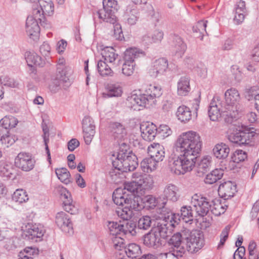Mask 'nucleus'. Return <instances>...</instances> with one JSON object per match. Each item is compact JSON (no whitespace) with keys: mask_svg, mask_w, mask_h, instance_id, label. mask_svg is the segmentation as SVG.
Here are the masks:
<instances>
[{"mask_svg":"<svg viewBox=\"0 0 259 259\" xmlns=\"http://www.w3.org/2000/svg\"><path fill=\"white\" fill-rule=\"evenodd\" d=\"M201 147L200 136L196 132L189 131L182 134L174 147V152L180 155L169 160L171 171L177 175L191 171L195 166Z\"/></svg>","mask_w":259,"mask_h":259,"instance_id":"f257e3e1","label":"nucleus"},{"mask_svg":"<svg viewBox=\"0 0 259 259\" xmlns=\"http://www.w3.org/2000/svg\"><path fill=\"white\" fill-rule=\"evenodd\" d=\"M160 216L156 219L151 231L143 237V243L148 247L157 248L162 245L161 238L170 234L177 223L178 215H174L166 207L159 209Z\"/></svg>","mask_w":259,"mask_h":259,"instance_id":"f03ea898","label":"nucleus"},{"mask_svg":"<svg viewBox=\"0 0 259 259\" xmlns=\"http://www.w3.org/2000/svg\"><path fill=\"white\" fill-rule=\"evenodd\" d=\"M160 87L154 84L148 85L142 94H133L128 97L127 101L131 104V108L135 110H140L139 107H145L147 104H154L156 98L160 97L162 95Z\"/></svg>","mask_w":259,"mask_h":259,"instance_id":"7ed1b4c3","label":"nucleus"},{"mask_svg":"<svg viewBox=\"0 0 259 259\" xmlns=\"http://www.w3.org/2000/svg\"><path fill=\"white\" fill-rule=\"evenodd\" d=\"M137 156L132 152H120L117 154L115 160H112L113 166L115 169L110 172V176L114 182H117V172H127L135 170L138 165Z\"/></svg>","mask_w":259,"mask_h":259,"instance_id":"20e7f679","label":"nucleus"},{"mask_svg":"<svg viewBox=\"0 0 259 259\" xmlns=\"http://www.w3.org/2000/svg\"><path fill=\"white\" fill-rule=\"evenodd\" d=\"M225 102L223 103L224 108L222 109V111L229 112L231 119H229L227 122H232L234 118H237L236 116L240 109V97L238 91L234 88L227 90L225 93Z\"/></svg>","mask_w":259,"mask_h":259,"instance_id":"39448f33","label":"nucleus"},{"mask_svg":"<svg viewBox=\"0 0 259 259\" xmlns=\"http://www.w3.org/2000/svg\"><path fill=\"white\" fill-rule=\"evenodd\" d=\"M139 199V197L135 196V194L125 193L121 188L116 189L113 192L112 195V199L115 204L122 206L124 204L132 211L133 210H139L141 208Z\"/></svg>","mask_w":259,"mask_h":259,"instance_id":"423d86ee","label":"nucleus"},{"mask_svg":"<svg viewBox=\"0 0 259 259\" xmlns=\"http://www.w3.org/2000/svg\"><path fill=\"white\" fill-rule=\"evenodd\" d=\"M143 55V52L137 48L126 49L124 52V63L122 65L123 74L126 76L133 74L135 67V59Z\"/></svg>","mask_w":259,"mask_h":259,"instance_id":"0eeeda50","label":"nucleus"},{"mask_svg":"<svg viewBox=\"0 0 259 259\" xmlns=\"http://www.w3.org/2000/svg\"><path fill=\"white\" fill-rule=\"evenodd\" d=\"M257 135L253 131L249 130L241 131L230 134L228 140L232 143L237 144L240 146L251 145L253 143L255 137Z\"/></svg>","mask_w":259,"mask_h":259,"instance_id":"6e6552de","label":"nucleus"},{"mask_svg":"<svg viewBox=\"0 0 259 259\" xmlns=\"http://www.w3.org/2000/svg\"><path fill=\"white\" fill-rule=\"evenodd\" d=\"M211 198L198 196L192 197L191 205L197 215L203 217L207 214L211 208Z\"/></svg>","mask_w":259,"mask_h":259,"instance_id":"1a4fd4ad","label":"nucleus"},{"mask_svg":"<svg viewBox=\"0 0 259 259\" xmlns=\"http://www.w3.org/2000/svg\"><path fill=\"white\" fill-rule=\"evenodd\" d=\"M199 103L198 100L195 99L192 103V110L185 105L179 106L176 112L178 119L181 122H186L191 119L192 115L196 117L199 108Z\"/></svg>","mask_w":259,"mask_h":259,"instance_id":"9d476101","label":"nucleus"},{"mask_svg":"<svg viewBox=\"0 0 259 259\" xmlns=\"http://www.w3.org/2000/svg\"><path fill=\"white\" fill-rule=\"evenodd\" d=\"M223 108H224V106L221 101L220 98L218 96L214 97L209 104L208 111L210 119L214 121H217L221 117L222 114H223L224 115L228 116V119H225L227 122L229 119L230 120L231 118L229 115V112L222 111Z\"/></svg>","mask_w":259,"mask_h":259,"instance_id":"9b49d317","label":"nucleus"},{"mask_svg":"<svg viewBox=\"0 0 259 259\" xmlns=\"http://www.w3.org/2000/svg\"><path fill=\"white\" fill-rule=\"evenodd\" d=\"M203 244V235L200 231L191 232L189 236L186 238L187 249L191 253L197 252Z\"/></svg>","mask_w":259,"mask_h":259,"instance_id":"f8f14e48","label":"nucleus"},{"mask_svg":"<svg viewBox=\"0 0 259 259\" xmlns=\"http://www.w3.org/2000/svg\"><path fill=\"white\" fill-rule=\"evenodd\" d=\"M17 167L25 171H29L34 166L35 160L32 158L30 154L26 152H20L15 160Z\"/></svg>","mask_w":259,"mask_h":259,"instance_id":"ddd939ff","label":"nucleus"},{"mask_svg":"<svg viewBox=\"0 0 259 259\" xmlns=\"http://www.w3.org/2000/svg\"><path fill=\"white\" fill-rule=\"evenodd\" d=\"M45 231L40 225L28 224L23 230V235L29 240L35 242L41 240Z\"/></svg>","mask_w":259,"mask_h":259,"instance_id":"4468645a","label":"nucleus"},{"mask_svg":"<svg viewBox=\"0 0 259 259\" xmlns=\"http://www.w3.org/2000/svg\"><path fill=\"white\" fill-rule=\"evenodd\" d=\"M82 130L84 142L87 145H89L95 134V126L91 117L85 116L83 119Z\"/></svg>","mask_w":259,"mask_h":259,"instance_id":"2eb2a0df","label":"nucleus"},{"mask_svg":"<svg viewBox=\"0 0 259 259\" xmlns=\"http://www.w3.org/2000/svg\"><path fill=\"white\" fill-rule=\"evenodd\" d=\"M179 188L176 185L172 184L166 185L163 190V194L160 197L163 199L162 204L165 205L168 200L172 202L177 201L179 198ZM163 207H165L163 206Z\"/></svg>","mask_w":259,"mask_h":259,"instance_id":"dca6fc26","label":"nucleus"},{"mask_svg":"<svg viewBox=\"0 0 259 259\" xmlns=\"http://www.w3.org/2000/svg\"><path fill=\"white\" fill-rule=\"evenodd\" d=\"M168 244L170 246L169 250L176 252L179 255H183L186 252L183 238L180 233L174 234L168 241Z\"/></svg>","mask_w":259,"mask_h":259,"instance_id":"f3484780","label":"nucleus"},{"mask_svg":"<svg viewBox=\"0 0 259 259\" xmlns=\"http://www.w3.org/2000/svg\"><path fill=\"white\" fill-rule=\"evenodd\" d=\"M56 223L64 232L69 234L72 233V224L68 215L65 212L61 211L57 213Z\"/></svg>","mask_w":259,"mask_h":259,"instance_id":"a211bd4d","label":"nucleus"},{"mask_svg":"<svg viewBox=\"0 0 259 259\" xmlns=\"http://www.w3.org/2000/svg\"><path fill=\"white\" fill-rule=\"evenodd\" d=\"M26 31L27 35L33 39L38 36L39 32L38 19L33 14L32 16H29L26 19Z\"/></svg>","mask_w":259,"mask_h":259,"instance_id":"6ab92c4d","label":"nucleus"},{"mask_svg":"<svg viewBox=\"0 0 259 259\" xmlns=\"http://www.w3.org/2000/svg\"><path fill=\"white\" fill-rule=\"evenodd\" d=\"M236 192V186L231 181H228L222 183L219 187L218 193L224 200L234 196Z\"/></svg>","mask_w":259,"mask_h":259,"instance_id":"aec40b11","label":"nucleus"},{"mask_svg":"<svg viewBox=\"0 0 259 259\" xmlns=\"http://www.w3.org/2000/svg\"><path fill=\"white\" fill-rule=\"evenodd\" d=\"M140 131L142 137L146 141L153 140L156 135H157V128L156 125L149 122L141 124Z\"/></svg>","mask_w":259,"mask_h":259,"instance_id":"412c9836","label":"nucleus"},{"mask_svg":"<svg viewBox=\"0 0 259 259\" xmlns=\"http://www.w3.org/2000/svg\"><path fill=\"white\" fill-rule=\"evenodd\" d=\"M123 18L128 24H136L139 18V11L137 7L134 4L128 5L124 11Z\"/></svg>","mask_w":259,"mask_h":259,"instance_id":"4be33fe9","label":"nucleus"},{"mask_svg":"<svg viewBox=\"0 0 259 259\" xmlns=\"http://www.w3.org/2000/svg\"><path fill=\"white\" fill-rule=\"evenodd\" d=\"M132 178L137 179L141 192L151 189L153 187V179L150 175H142L140 173L135 172L132 174Z\"/></svg>","mask_w":259,"mask_h":259,"instance_id":"5701e85b","label":"nucleus"},{"mask_svg":"<svg viewBox=\"0 0 259 259\" xmlns=\"http://www.w3.org/2000/svg\"><path fill=\"white\" fill-rule=\"evenodd\" d=\"M168 66L167 60L165 58H159L153 63V65L149 70V74L152 76L155 77L158 74L163 73L167 69Z\"/></svg>","mask_w":259,"mask_h":259,"instance_id":"b1692460","label":"nucleus"},{"mask_svg":"<svg viewBox=\"0 0 259 259\" xmlns=\"http://www.w3.org/2000/svg\"><path fill=\"white\" fill-rule=\"evenodd\" d=\"M149 156L153 158L158 162L163 160L165 157L164 148L158 143L151 144L148 148Z\"/></svg>","mask_w":259,"mask_h":259,"instance_id":"393cba45","label":"nucleus"},{"mask_svg":"<svg viewBox=\"0 0 259 259\" xmlns=\"http://www.w3.org/2000/svg\"><path fill=\"white\" fill-rule=\"evenodd\" d=\"M39 6L33 11H38L40 15L51 16L54 11V4L51 0H38Z\"/></svg>","mask_w":259,"mask_h":259,"instance_id":"a878e982","label":"nucleus"},{"mask_svg":"<svg viewBox=\"0 0 259 259\" xmlns=\"http://www.w3.org/2000/svg\"><path fill=\"white\" fill-rule=\"evenodd\" d=\"M173 52L176 58H181L186 50V46L181 37L177 35L172 36Z\"/></svg>","mask_w":259,"mask_h":259,"instance_id":"bb28decb","label":"nucleus"},{"mask_svg":"<svg viewBox=\"0 0 259 259\" xmlns=\"http://www.w3.org/2000/svg\"><path fill=\"white\" fill-rule=\"evenodd\" d=\"M190 77L188 75L181 76L177 83V93L180 96H186L191 90Z\"/></svg>","mask_w":259,"mask_h":259,"instance_id":"cd10ccee","label":"nucleus"},{"mask_svg":"<svg viewBox=\"0 0 259 259\" xmlns=\"http://www.w3.org/2000/svg\"><path fill=\"white\" fill-rule=\"evenodd\" d=\"M168 210V209L167 208ZM169 210L174 214L176 215H178L179 220L177 223H175V224H178L179 222L180 221V218L185 223H191V222L193 221L194 219V215L193 213V208L192 206H183L182 207L181 209V215L179 216V214H175L173 213L169 209Z\"/></svg>","mask_w":259,"mask_h":259,"instance_id":"c85d7f7f","label":"nucleus"},{"mask_svg":"<svg viewBox=\"0 0 259 259\" xmlns=\"http://www.w3.org/2000/svg\"><path fill=\"white\" fill-rule=\"evenodd\" d=\"M25 59L28 65L31 67V73L35 74V70L33 65L41 66L42 65L41 58L35 52H26L25 54Z\"/></svg>","mask_w":259,"mask_h":259,"instance_id":"c756f323","label":"nucleus"},{"mask_svg":"<svg viewBox=\"0 0 259 259\" xmlns=\"http://www.w3.org/2000/svg\"><path fill=\"white\" fill-rule=\"evenodd\" d=\"M211 208L209 210L216 216L220 215L224 213L228 207V205L224 201L223 203L220 199L211 198Z\"/></svg>","mask_w":259,"mask_h":259,"instance_id":"7c9ffc66","label":"nucleus"},{"mask_svg":"<svg viewBox=\"0 0 259 259\" xmlns=\"http://www.w3.org/2000/svg\"><path fill=\"white\" fill-rule=\"evenodd\" d=\"M105 90L106 92L103 94L108 98L120 97L122 94V88L118 83H108L106 85Z\"/></svg>","mask_w":259,"mask_h":259,"instance_id":"2f4dec72","label":"nucleus"},{"mask_svg":"<svg viewBox=\"0 0 259 259\" xmlns=\"http://www.w3.org/2000/svg\"><path fill=\"white\" fill-rule=\"evenodd\" d=\"M230 152V148L226 144L221 143L215 145L213 149L214 156L218 159H226Z\"/></svg>","mask_w":259,"mask_h":259,"instance_id":"473e14b6","label":"nucleus"},{"mask_svg":"<svg viewBox=\"0 0 259 259\" xmlns=\"http://www.w3.org/2000/svg\"><path fill=\"white\" fill-rule=\"evenodd\" d=\"M115 12L102 9L97 12V15L100 19L103 21L115 24L117 21V18L115 15Z\"/></svg>","mask_w":259,"mask_h":259,"instance_id":"72a5a7b5","label":"nucleus"},{"mask_svg":"<svg viewBox=\"0 0 259 259\" xmlns=\"http://www.w3.org/2000/svg\"><path fill=\"white\" fill-rule=\"evenodd\" d=\"M111 132L115 139L122 140L126 135L124 126L120 123L114 122L111 124Z\"/></svg>","mask_w":259,"mask_h":259,"instance_id":"f704fd0d","label":"nucleus"},{"mask_svg":"<svg viewBox=\"0 0 259 259\" xmlns=\"http://www.w3.org/2000/svg\"><path fill=\"white\" fill-rule=\"evenodd\" d=\"M101 54L104 61L112 64L118 57V55L115 53L113 47H106L101 49Z\"/></svg>","mask_w":259,"mask_h":259,"instance_id":"c9c22d12","label":"nucleus"},{"mask_svg":"<svg viewBox=\"0 0 259 259\" xmlns=\"http://www.w3.org/2000/svg\"><path fill=\"white\" fill-rule=\"evenodd\" d=\"M97 70L99 74L103 77L113 76L114 72L104 61L99 60L97 65Z\"/></svg>","mask_w":259,"mask_h":259,"instance_id":"e433bc0d","label":"nucleus"},{"mask_svg":"<svg viewBox=\"0 0 259 259\" xmlns=\"http://www.w3.org/2000/svg\"><path fill=\"white\" fill-rule=\"evenodd\" d=\"M161 208H160L158 209L157 213L159 214V215L156 218V219H158L159 217L160 216V214L158 211L159 209ZM156 221V220H154L148 215L143 216L138 220V223L137 224L138 229L146 230L151 227L152 223L154 224Z\"/></svg>","mask_w":259,"mask_h":259,"instance_id":"4c0bfd02","label":"nucleus"},{"mask_svg":"<svg viewBox=\"0 0 259 259\" xmlns=\"http://www.w3.org/2000/svg\"><path fill=\"white\" fill-rule=\"evenodd\" d=\"M157 163L158 162L155 159L150 156L141 161V167L144 172L149 173L156 169Z\"/></svg>","mask_w":259,"mask_h":259,"instance_id":"58836bf2","label":"nucleus"},{"mask_svg":"<svg viewBox=\"0 0 259 259\" xmlns=\"http://www.w3.org/2000/svg\"><path fill=\"white\" fill-rule=\"evenodd\" d=\"M224 175L223 170L216 168L208 174L204 179V182L208 184H212L220 180Z\"/></svg>","mask_w":259,"mask_h":259,"instance_id":"ea45409f","label":"nucleus"},{"mask_svg":"<svg viewBox=\"0 0 259 259\" xmlns=\"http://www.w3.org/2000/svg\"><path fill=\"white\" fill-rule=\"evenodd\" d=\"M123 252L125 253L128 257L134 258L141 254V250L138 245L135 243H131L125 247L123 250Z\"/></svg>","mask_w":259,"mask_h":259,"instance_id":"a19ab883","label":"nucleus"},{"mask_svg":"<svg viewBox=\"0 0 259 259\" xmlns=\"http://www.w3.org/2000/svg\"><path fill=\"white\" fill-rule=\"evenodd\" d=\"M29 199L25 190L22 189H17L12 195V200L19 204L27 202Z\"/></svg>","mask_w":259,"mask_h":259,"instance_id":"79ce46f5","label":"nucleus"},{"mask_svg":"<svg viewBox=\"0 0 259 259\" xmlns=\"http://www.w3.org/2000/svg\"><path fill=\"white\" fill-rule=\"evenodd\" d=\"M121 233L123 235H130L131 236L136 235L138 229L136 223L129 221L126 222L125 224H121Z\"/></svg>","mask_w":259,"mask_h":259,"instance_id":"37998d69","label":"nucleus"},{"mask_svg":"<svg viewBox=\"0 0 259 259\" xmlns=\"http://www.w3.org/2000/svg\"><path fill=\"white\" fill-rule=\"evenodd\" d=\"M133 180L131 182L125 183L123 192H125V190H126L127 191L130 192L131 194H135L137 193V194L139 193L142 194L141 192V190H140V187L137 183V180L136 178H133Z\"/></svg>","mask_w":259,"mask_h":259,"instance_id":"c03bdc74","label":"nucleus"},{"mask_svg":"<svg viewBox=\"0 0 259 259\" xmlns=\"http://www.w3.org/2000/svg\"><path fill=\"white\" fill-rule=\"evenodd\" d=\"M55 172L58 178L64 184L67 185L71 182L70 174L66 168H57Z\"/></svg>","mask_w":259,"mask_h":259,"instance_id":"a18cd8bd","label":"nucleus"},{"mask_svg":"<svg viewBox=\"0 0 259 259\" xmlns=\"http://www.w3.org/2000/svg\"><path fill=\"white\" fill-rule=\"evenodd\" d=\"M115 212L119 218L126 221L130 219L133 214V211L126 205L122 208L118 207Z\"/></svg>","mask_w":259,"mask_h":259,"instance_id":"49530a36","label":"nucleus"},{"mask_svg":"<svg viewBox=\"0 0 259 259\" xmlns=\"http://www.w3.org/2000/svg\"><path fill=\"white\" fill-rule=\"evenodd\" d=\"M70 194L67 192L66 194H64V196L65 197L66 200L63 202L64 204V210L70 213L71 214H73L76 213L77 211V208L72 204V200L71 199H68V197H70Z\"/></svg>","mask_w":259,"mask_h":259,"instance_id":"de8ad7c7","label":"nucleus"},{"mask_svg":"<svg viewBox=\"0 0 259 259\" xmlns=\"http://www.w3.org/2000/svg\"><path fill=\"white\" fill-rule=\"evenodd\" d=\"M107 227L111 235L117 236L121 234V224L114 222H109Z\"/></svg>","mask_w":259,"mask_h":259,"instance_id":"09e8293b","label":"nucleus"},{"mask_svg":"<svg viewBox=\"0 0 259 259\" xmlns=\"http://www.w3.org/2000/svg\"><path fill=\"white\" fill-rule=\"evenodd\" d=\"M245 98L248 101L253 100L254 107L259 112V94H255L252 89H250L246 92Z\"/></svg>","mask_w":259,"mask_h":259,"instance_id":"8fccbe9b","label":"nucleus"},{"mask_svg":"<svg viewBox=\"0 0 259 259\" xmlns=\"http://www.w3.org/2000/svg\"><path fill=\"white\" fill-rule=\"evenodd\" d=\"M104 9L116 12L119 8L117 2L115 0H103Z\"/></svg>","mask_w":259,"mask_h":259,"instance_id":"3c124183","label":"nucleus"},{"mask_svg":"<svg viewBox=\"0 0 259 259\" xmlns=\"http://www.w3.org/2000/svg\"><path fill=\"white\" fill-rule=\"evenodd\" d=\"M211 162V157L210 156H205L199 161L198 168L202 170L203 172L206 171L210 166Z\"/></svg>","mask_w":259,"mask_h":259,"instance_id":"603ef678","label":"nucleus"},{"mask_svg":"<svg viewBox=\"0 0 259 259\" xmlns=\"http://www.w3.org/2000/svg\"><path fill=\"white\" fill-rule=\"evenodd\" d=\"M33 14L36 19H38V23L42 27L46 29L51 27V24L46 18V15H40L38 11H33Z\"/></svg>","mask_w":259,"mask_h":259,"instance_id":"864d4df0","label":"nucleus"},{"mask_svg":"<svg viewBox=\"0 0 259 259\" xmlns=\"http://www.w3.org/2000/svg\"><path fill=\"white\" fill-rule=\"evenodd\" d=\"M13 169L11 165L3 163L0 165V176L2 177H11Z\"/></svg>","mask_w":259,"mask_h":259,"instance_id":"5fc2aeb1","label":"nucleus"},{"mask_svg":"<svg viewBox=\"0 0 259 259\" xmlns=\"http://www.w3.org/2000/svg\"><path fill=\"white\" fill-rule=\"evenodd\" d=\"M179 255L176 252L169 250L168 252L159 253V259H179V257L183 256Z\"/></svg>","mask_w":259,"mask_h":259,"instance_id":"6e6d98bb","label":"nucleus"},{"mask_svg":"<svg viewBox=\"0 0 259 259\" xmlns=\"http://www.w3.org/2000/svg\"><path fill=\"white\" fill-rule=\"evenodd\" d=\"M0 82L5 86L15 88L17 86L18 83L14 79L7 76H3L0 77Z\"/></svg>","mask_w":259,"mask_h":259,"instance_id":"4d7b16f0","label":"nucleus"},{"mask_svg":"<svg viewBox=\"0 0 259 259\" xmlns=\"http://www.w3.org/2000/svg\"><path fill=\"white\" fill-rule=\"evenodd\" d=\"M247 15V11L245 10H238L235 9L234 21L236 24L242 23Z\"/></svg>","mask_w":259,"mask_h":259,"instance_id":"13d9d810","label":"nucleus"},{"mask_svg":"<svg viewBox=\"0 0 259 259\" xmlns=\"http://www.w3.org/2000/svg\"><path fill=\"white\" fill-rule=\"evenodd\" d=\"M112 243L113 247L118 252H122L125 248L123 240L121 237L116 236L112 239Z\"/></svg>","mask_w":259,"mask_h":259,"instance_id":"bf43d9fd","label":"nucleus"},{"mask_svg":"<svg viewBox=\"0 0 259 259\" xmlns=\"http://www.w3.org/2000/svg\"><path fill=\"white\" fill-rule=\"evenodd\" d=\"M233 158L235 162L239 163L247 158V154L243 150H238L235 152Z\"/></svg>","mask_w":259,"mask_h":259,"instance_id":"052dcab7","label":"nucleus"},{"mask_svg":"<svg viewBox=\"0 0 259 259\" xmlns=\"http://www.w3.org/2000/svg\"><path fill=\"white\" fill-rule=\"evenodd\" d=\"M145 205L150 208H153L158 203V200L153 195H148L145 198Z\"/></svg>","mask_w":259,"mask_h":259,"instance_id":"680f3d73","label":"nucleus"},{"mask_svg":"<svg viewBox=\"0 0 259 259\" xmlns=\"http://www.w3.org/2000/svg\"><path fill=\"white\" fill-rule=\"evenodd\" d=\"M114 27V37L119 40H121L124 38L123 32L121 29V25L118 23H115L113 24Z\"/></svg>","mask_w":259,"mask_h":259,"instance_id":"e2e57ef3","label":"nucleus"},{"mask_svg":"<svg viewBox=\"0 0 259 259\" xmlns=\"http://www.w3.org/2000/svg\"><path fill=\"white\" fill-rule=\"evenodd\" d=\"M38 250L33 247H26L23 251H21L19 255H23L26 256L27 257H33L38 254Z\"/></svg>","mask_w":259,"mask_h":259,"instance_id":"0e129e2a","label":"nucleus"},{"mask_svg":"<svg viewBox=\"0 0 259 259\" xmlns=\"http://www.w3.org/2000/svg\"><path fill=\"white\" fill-rule=\"evenodd\" d=\"M171 131L166 125H161L157 128V135L160 137H167L171 134Z\"/></svg>","mask_w":259,"mask_h":259,"instance_id":"69168bd1","label":"nucleus"},{"mask_svg":"<svg viewBox=\"0 0 259 259\" xmlns=\"http://www.w3.org/2000/svg\"><path fill=\"white\" fill-rule=\"evenodd\" d=\"M67 68L64 64H57V71L59 73V79L62 81H66V77L67 75Z\"/></svg>","mask_w":259,"mask_h":259,"instance_id":"338daca9","label":"nucleus"},{"mask_svg":"<svg viewBox=\"0 0 259 259\" xmlns=\"http://www.w3.org/2000/svg\"><path fill=\"white\" fill-rule=\"evenodd\" d=\"M256 246V244L254 241H251L249 243L248 247V250L249 252V259L257 258V254H256L255 251Z\"/></svg>","mask_w":259,"mask_h":259,"instance_id":"774afa93","label":"nucleus"}]
</instances>
